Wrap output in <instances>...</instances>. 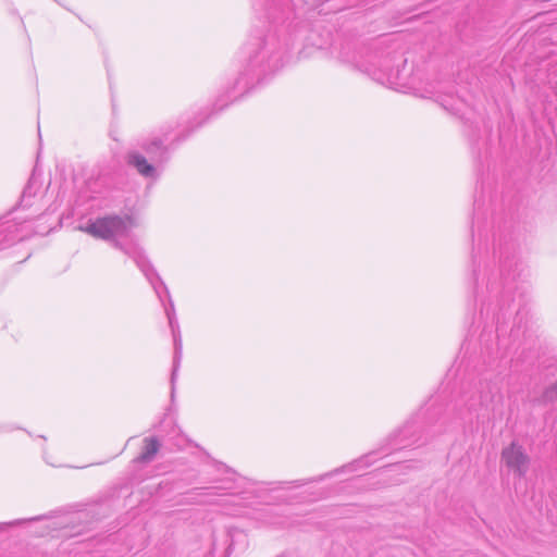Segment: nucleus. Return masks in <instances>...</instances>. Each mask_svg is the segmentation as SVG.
<instances>
[{
    "label": "nucleus",
    "mask_w": 557,
    "mask_h": 557,
    "mask_svg": "<svg viewBox=\"0 0 557 557\" xmlns=\"http://www.w3.org/2000/svg\"><path fill=\"white\" fill-rule=\"evenodd\" d=\"M145 446L141 454L138 456V460L141 462L151 461L160 448V443L156 437L145 438Z\"/></svg>",
    "instance_id": "nucleus-10"
},
{
    "label": "nucleus",
    "mask_w": 557,
    "mask_h": 557,
    "mask_svg": "<svg viewBox=\"0 0 557 557\" xmlns=\"http://www.w3.org/2000/svg\"><path fill=\"white\" fill-rule=\"evenodd\" d=\"M225 106H227V102L221 103L220 109L224 108Z\"/></svg>",
    "instance_id": "nucleus-16"
},
{
    "label": "nucleus",
    "mask_w": 557,
    "mask_h": 557,
    "mask_svg": "<svg viewBox=\"0 0 557 557\" xmlns=\"http://www.w3.org/2000/svg\"><path fill=\"white\" fill-rule=\"evenodd\" d=\"M498 388L491 382H480L475 394L467 399L469 411L476 410L480 407H487L494 399Z\"/></svg>",
    "instance_id": "nucleus-8"
},
{
    "label": "nucleus",
    "mask_w": 557,
    "mask_h": 557,
    "mask_svg": "<svg viewBox=\"0 0 557 557\" xmlns=\"http://www.w3.org/2000/svg\"><path fill=\"white\" fill-rule=\"evenodd\" d=\"M127 165L135 169L145 178H157L158 164L151 162L140 150L132 148L125 156Z\"/></svg>",
    "instance_id": "nucleus-7"
},
{
    "label": "nucleus",
    "mask_w": 557,
    "mask_h": 557,
    "mask_svg": "<svg viewBox=\"0 0 557 557\" xmlns=\"http://www.w3.org/2000/svg\"><path fill=\"white\" fill-rule=\"evenodd\" d=\"M554 396H557V383L553 385L550 388L546 389L544 397L547 400H553Z\"/></svg>",
    "instance_id": "nucleus-12"
},
{
    "label": "nucleus",
    "mask_w": 557,
    "mask_h": 557,
    "mask_svg": "<svg viewBox=\"0 0 557 557\" xmlns=\"http://www.w3.org/2000/svg\"><path fill=\"white\" fill-rule=\"evenodd\" d=\"M45 459H46V461H47L48 463H50V466H54V463H53V462H50V461L47 459V457H46V456H45Z\"/></svg>",
    "instance_id": "nucleus-17"
},
{
    "label": "nucleus",
    "mask_w": 557,
    "mask_h": 557,
    "mask_svg": "<svg viewBox=\"0 0 557 557\" xmlns=\"http://www.w3.org/2000/svg\"><path fill=\"white\" fill-rule=\"evenodd\" d=\"M32 220L20 215L0 219V251L15 243L29 237L34 233Z\"/></svg>",
    "instance_id": "nucleus-3"
},
{
    "label": "nucleus",
    "mask_w": 557,
    "mask_h": 557,
    "mask_svg": "<svg viewBox=\"0 0 557 557\" xmlns=\"http://www.w3.org/2000/svg\"><path fill=\"white\" fill-rule=\"evenodd\" d=\"M287 46V41L282 42L273 30H269L264 36L251 38L244 47L245 73L226 90L227 99L235 100L250 87L252 77H247L248 74H252L259 81L261 75L280 69Z\"/></svg>",
    "instance_id": "nucleus-2"
},
{
    "label": "nucleus",
    "mask_w": 557,
    "mask_h": 557,
    "mask_svg": "<svg viewBox=\"0 0 557 557\" xmlns=\"http://www.w3.org/2000/svg\"><path fill=\"white\" fill-rule=\"evenodd\" d=\"M510 289H511V287H510L509 283H506V284L503 286V293H504V294H509V293H510Z\"/></svg>",
    "instance_id": "nucleus-14"
},
{
    "label": "nucleus",
    "mask_w": 557,
    "mask_h": 557,
    "mask_svg": "<svg viewBox=\"0 0 557 557\" xmlns=\"http://www.w3.org/2000/svg\"><path fill=\"white\" fill-rule=\"evenodd\" d=\"M39 189H40L39 181L36 178L35 175H32V177L29 178L27 185L25 186V188L23 190L18 208L14 209V211L11 212L9 215H11L13 213H15V215H17L21 208L32 207L33 202L30 200H32V198H34L36 196V194Z\"/></svg>",
    "instance_id": "nucleus-9"
},
{
    "label": "nucleus",
    "mask_w": 557,
    "mask_h": 557,
    "mask_svg": "<svg viewBox=\"0 0 557 557\" xmlns=\"http://www.w3.org/2000/svg\"><path fill=\"white\" fill-rule=\"evenodd\" d=\"M136 226L135 220L128 215H107L89 221L86 225L78 226V230L89 234L90 236L107 242H111L112 246L134 260L139 270L146 276L156 292L160 301H163L162 294L169 298V306L164 307L169 325L172 330L174 341V359L173 371L171 376L172 386L177 375L182 359V338L178 323L175 317L174 304L170 297L169 289L161 277L158 275L149 260L145 256L143 249L131 238L132 230Z\"/></svg>",
    "instance_id": "nucleus-1"
},
{
    "label": "nucleus",
    "mask_w": 557,
    "mask_h": 557,
    "mask_svg": "<svg viewBox=\"0 0 557 557\" xmlns=\"http://www.w3.org/2000/svg\"><path fill=\"white\" fill-rule=\"evenodd\" d=\"M395 467L397 469H407V468H409V465L408 463H399V465H396Z\"/></svg>",
    "instance_id": "nucleus-15"
},
{
    "label": "nucleus",
    "mask_w": 557,
    "mask_h": 557,
    "mask_svg": "<svg viewBox=\"0 0 557 557\" xmlns=\"http://www.w3.org/2000/svg\"><path fill=\"white\" fill-rule=\"evenodd\" d=\"M368 458H369V457H364V458H362V459L356 460V461H354V462H351V463H349V465H347V466L343 467L342 469H337V470H335L334 472H331V473L325 474V476L333 475L334 473H337V472H339V471H356V470H357V469H359L360 467H363V466H368V465H369V462H368ZM323 478H324V475H323V476H321L319 480H322Z\"/></svg>",
    "instance_id": "nucleus-11"
},
{
    "label": "nucleus",
    "mask_w": 557,
    "mask_h": 557,
    "mask_svg": "<svg viewBox=\"0 0 557 557\" xmlns=\"http://www.w3.org/2000/svg\"><path fill=\"white\" fill-rule=\"evenodd\" d=\"M487 290H488V293H491V294H492V293L497 294V293H498V286H497L496 284H494V283H488V284H487Z\"/></svg>",
    "instance_id": "nucleus-13"
},
{
    "label": "nucleus",
    "mask_w": 557,
    "mask_h": 557,
    "mask_svg": "<svg viewBox=\"0 0 557 557\" xmlns=\"http://www.w3.org/2000/svg\"><path fill=\"white\" fill-rule=\"evenodd\" d=\"M405 64L406 60L401 55H393L383 60L379 71L371 66H364L363 71L372 75L377 82L394 87L400 76V66Z\"/></svg>",
    "instance_id": "nucleus-5"
},
{
    "label": "nucleus",
    "mask_w": 557,
    "mask_h": 557,
    "mask_svg": "<svg viewBox=\"0 0 557 557\" xmlns=\"http://www.w3.org/2000/svg\"><path fill=\"white\" fill-rule=\"evenodd\" d=\"M172 131L171 126L162 127L160 134H153L137 143L136 149L145 152V156L156 164H163L169 160L170 146L169 134Z\"/></svg>",
    "instance_id": "nucleus-4"
},
{
    "label": "nucleus",
    "mask_w": 557,
    "mask_h": 557,
    "mask_svg": "<svg viewBox=\"0 0 557 557\" xmlns=\"http://www.w3.org/2000/svg\"><path fill=\"white\" fill-rule=\"evenodd\" d=\"M502 461L517 475L524 476L529 469L530 458L523 447L513 442L503 449Z\"/></svg>",
    "instance_id": "nucleus-6"
},
{
    "label": "nucleus",
    "mask_w": 557,
    "mask_h": 557,
    "mask_svg": "<svg viewBox=\"0 0 557 557\" xmlns=\"http://www.w3.org/2000/svg\"><path fill=\"white\" fill-rule=\"evenodd\" d=\"M506 295H507V294H504V295H503V301H506V298H505V297H506Z\"/></svg>",
    "instance_id": "nucleus-18"
}]
</instances>
